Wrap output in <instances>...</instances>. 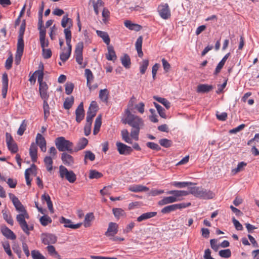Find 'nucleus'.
Segmentation results:
<instances>
[{
  "instance_id": "f257e3e1",
  "label": "nucleus",
  "mask_w": 259,
  "mask_h": 259,
  "mask_svg": "<svg viewBox=\"0 0 259 259\" xmlns=\"http://www.w3.org/2000/svg\"><path fill=\"white\" fill-rule=\"evenodd\" d=\"M127 112L128 114L125 115L126 117L122 118L121 121L123 124H128L132 127L130 136L132 138L137 141L139 139L140 128L144 125L143 120L141 118L133 114L131 112L128 111Z\"/></svg>"
},
{
  "instance_id": "f03ea898",
  "label": "nucleus",
  "mask_w": 259,
  "mask_h": 259,
  "mask_svg": "<svg viewBox=\"0 0 259 259\" xmlns=\"http://www.w3.org/2000/svg\"><path fill=\"white\" fill-rule=\"evenodd\" d=\"M44 65H39V70L35 71L34 74H38V82L39 83V92L41 98L44 100H48L49 95L48 93V86L46 82L43 81L44 78Z\"/></svg>"
},
{
  "instance_id": "7ed1b4c3",
  "label": "nucleus",
  "mask_w": 259,
  "mask_h": 259,
  "mask_svg": "<svg viewBox=\"0 0 259 259\" xmlns=\"http://www.w3.org/2000/svg\"><path fill=\"white\" fill-rule=\"evenodd\" d=\"M55 145L59 151H68L69 153H73V143L69 140H66L63 137L57 138L55 141Z\"/></svg>"
},
{
  "instance_id": "20e7f679",
  "label": "nucleus",
  "mask_w": 259,
  "mask_h": 259,
  "mask_svg": "<svg viewBox=\"0 0 259 259\" xmlns=\"http://www.w3.org/2000/svg\"><path fill=\"white\" fill-rule=\"evenodd\" d=\"M59 174L61 178L65 179L70 183H74L76 180V176L72 170H68L63 165L59 166Z\"/></svg>"
},
{
  "instance_id": "39448f33",
  "label": "nucleus",
  "mask_w": 259,
  "mask_h": 259,
  "mask_svg": "<svg viewBox=\"0 0 259 259\" xmlns=\"http://www.w3.org/2000/svg\"><path fill=\"white\" fill-rule=\"evenodd\" d=\"M29 215L27 212H22L20 214L17 215L16 220L19 225L20 226L23 232H26L27 231V223L25 221V219H28Z\"/></svg>"
},
{
  "instance_id": "423d86ee",
  "label": "nucleus",
  "mask_w": 259,
  "mask_h": 259,
  "mask_svg": "<svg viewBox=\"0 0 259 259\" xmlns=\"http://www.w3.org/2000/svg\"><path fill=\"white\" fill-rule=\"evenodd\" d=\"M160 16L163 19H167L170 16V11L167 4L159 5L157 8Z\"/></svg>"
},
{
  "instance_id": "0eeeda50",
  "label": "nucleus",
  "mask_w": 259,
  "mask_h": 259,
  "mask_svg": "<svg viewBox=\"0 0 259 259\" xmlns=\"http://www.w3.org/2000/svg\"><path fill=\"white\" fill-rule=\"evenodd\" d=\"M83 48V44L82 42L77 43L75 46V57L76 61L79 65L82 63L83 56L82 51Z\"/></svg>"
},
{
  "instance_id": "6e6552de",
  "label": "nucleus",
  "mask_w": 259,
  "mask_h": 259,
  "mask_svg": "<svg viewBox=\"0 0 259 259\" xmlns=\"http://www.w3.org/2000/svg\"><path fill=\"white\" fill-rule=\"evenodd\" d=\"M116 145L117 151L120 154L127 155L130 154L133 151V149L131 147L121 142H117Z\"/></svg>"
},
{
  "instance_id": "1a4fd4ad",
  "label": "nucleus",
  "mask_w": 259,
  "mask_h": 259,
  "mask_svg": "<svg viewBox=\"0 0 259 259\" xmlns=\"http://www.w3.org/2000/svg\"><path fill=\"white\" fill-rule=\"evenodd\" d=\"M9 195L10 198L12 200L14 206L18 211L21 213L27 212L24 206L22 205L21 202L16 196L12 193H10Z\"/></svg>"
},
{
  "instance_id": "9d476101",
  "label": "nucleus",
  "mask_w": 259,
  "mask_h": 259,
  "mask_svg": "<svg viewBox=\"0 0 259 259\" xmlns=\"http://www.w3.org/2000/svg\"><path fill=\"white\" fill-rule=\"evenodd\" d=\"M41 241L45 245L55 244L57 240V237L52 234H42L41 236Z\"/></svg>"
},
{
  "instance_id": "9b49d317",
  "label": "nucleus",
  "mask_w": 259,
  "mask_h": 259,
  "mask_svg": "<svg viewBox=\"0 0 259 259\" xmlns=\"http://www.w3.org/2000/svg\"><path fill=\"white\" fill-rule=\"evenodd\" d=\"M118 232V225L115 223L110 222L105 235L109 239L114 237Z\"/></svg>"
},
{
  "instance_id": "f8f14e48",
  "label": "nucleus",
  "mask_w": 259,
  "mask_h": 259,
  "mask_svg": "<svg viewBox=\"0 0 259 259\" xmlns=\"http://www.w3.org/2000/svg\"><path fill=\"white\" fill-rule=\"evenodd\" d=\"M60 223L64 224V226L66 228H70L71 229H76L79 228L82 225V223H78L75 225L72 224V221L65 218L63 217H61L60 219Z\"/></svg>"
},
{
  "instance_id": "ddd939ff",
  "label": "nucleus",
  "mask_w": 259,
  "mask_h": 259,
  "mask_svg": "<svg viewBox=\"0 0 259 259\" xmlns=\"http://www.w3.org/2000/svg\"><path fill=\"white\" fill-rule=\"evenodd\" d=\"M166 194L172 195L177 199V202L182 200L181 197L188 195L187 191L184 190H170L167 191Z\"/></svg>"
},
{
  "instance_id": "4468645a",
  "label": "nucleus",
  "mask_w": 259,
  "mask_h": 259,
  "mask_svg": "<svg viewBox=\"0 0 259 259\" xmlns=\"http://www.w3.org/2000/svg\"><path fill=\"white\" fill-rule=\"evenodd\" d=\"M26 27L25 20H23L19 29L18 42L17 45L24 46L23 35Z\"/></svg>"
},
{
  "instance_id": "2eb2a0df",
  "label": "nucleus",
  "mask_w": 259,
  "mask_h": 259,
  "mask_svg": "<svg viewBox=\"0 0 259 259\" xmlns=\"http://www.w3.org/2000/svg\"><path fill=\"white\" fill-rule=\"evenodd\" d=\"M76 121L79 123L83 119L84 114L83 103L81 102L75 110Z\"/></svg>"
},
{
  "instance_id": "dca6fc26",
  "label": "nucleus",
  "mask_w": 259,
  "mask_h": 259,
  "mask_svg": "<svg viewBox=\"0 0 259 259\" xmlns=\"http://www.w3.org/2000/svg\"><path fill=\"white\" fill-rule=\"evenodd\" d=\"M2 96L3 98L6 97L8 89V77L6 73H4L2 76Z\"/></svg>"
},
{
  "instance_id": "f3484780",
  "label": "nucleus",
  "mask_w": 259,
  "mask_h": 259,
  "mask_svg": "<svg viewBox=\"0 0 259 259\" xmlns=\"http://www.w3.org/2000/svg\"><path fill=\"white\" fill-rule=\"evenodd\" d=\"M107 50L108 52L105 54L106 58L108 60L114 62L117 59V56L113 47L112 46L108 45Z\"/></svg>"
},
{
  "instance_id": "a211bd4d",
  "label": "nucleus",
  "mask_w": 259,
  "mask_h": 259,
  "mask_svg": "<svg viewBox=\"0 0 259 259\" xmlns=\"http://www.w3.org/2000/svg\"><path fill=\"white\" fill-rule=\"evenodd\" d=\"M128 190L137 193L140 192H147L149 191V188L146 186L141 185H133L129 186Z\"/></svg>"
},
{
  "instance_id": "6ab92c4d",
  "label": "nucleus",
  "mask_w": 259,
  "mask_h": 259,
  "mask_svg": "<svg viewBox=\"0 0 259 259\" xmlns=\"http://www.w3.org/2000/svg\"><path fill=\"white\" fill-rule=\"evenodd\" d=\"M61 159L63 163L67 166L71 165L74 162L73 157L65 152L62 153Z\"/></svg>"
},
{
  "instance_id": "aec40b11",
  "label": "nucleus",
  "mask_w": 259,
  "mask_h": 259,
  "mask_svg": "<svg viewBox=\"0 0 259 259\" xmlns=\"http://www.w3.org/2000/svg\"><path fill=\"white\" fill-rule=\"evenodd\" d=\"M29 154L32 162H35L37 158V147L36 144L32 143L29 149Z\"/></svg>"
},
{
  "instance_id": "412c9836",
  "label": "nucleus",
  "mask_w": 259,
  "mask_h": 259,
  "mask_svg": "<svg viewBox=\"0 0 259 259\" xmlns=\"http://www.w3.org/2000/svg\"><path fill=\"white\" fill-rule=\"evenodd\" d=\"M199 198L204 199H209L213 198L215 194L210 190H207L206 189L201 188Z\"/></svg>"
},
{
  "instance_id": "4be33fe9",
  "label": "nucleus",
  "mask_w": 259,
  "mask_h": 259,
  "mask_svg": "<svg viewBox=\"0 0 259 259\" xmlns=\"http://www.w3.org/2000/svg\"><path fill=\"white\" fill-rule=\"evenodd\" d=\"M1 231L3 235L8 239L15 240L16 238V236L14 232L7 227L2 228Z\"/></svg>"
},
{
  "instance_id": "5701e85b",
  "label": "nucleus",
  "mask_w": 259,
  "mask_h": 259,
  "mask_svg": "<svg viewBox=\"0 0 259 259\" xmlns=\"http://www.w3.org/2000/svg\"><path fill=\"white\" fill-rule=\"evenodd\" d=\"M181 207V206L179 204H171L163 207L161 210V212L163 214L168 213L177 209H180V207Z\"/></svg>"
},
{
  "instance_id": "b1692460",
  "label": "nucleus",
  "mask_w": 259,
  "mask_h": 259,
  "mask_svg": "<svg viewBox=\"0 0 259 259\" xmlns=\"http://www.w3.org/2000/svg\"><path fill=\"white\" fill-rule=\"evenodd\" d=\"M157 214V212L151 211L147 212L146 213H144L142 214L140 216L137 218V221L138 222H141L143 221L146 220L147 219H150L156 216Z\"/></svg>"
},
{
  "instance_id": "393cba45",
  "label": "nucleus",
  "mask_w": 259,
  "mask_h": 259,
  "mask_svg": "<svg viewBox=\"0 0 259 259\" xmlns=\"http://www.w3.org/2000/svg\"><path fill=\"white\" fill-rule=\"evenodd\" d=\"M213 89V87L212 85L201 84L197 86V92L201 93H208Z\"/></svg>"
},
{
  "instance_id": "a878e982",
  "label": "nucleus",
  "mask_w": 259,
  "mask_h": 259,
  "mask_svg": "<svg viewBox=\"0 0 259 259\" xmlns=\"http://www.w3.org/2000/svg\"><path fill=\"white\" fill-rule=\"evenodd\" d=\"M36 166L34 164H32L30 168H27L25 171V177L26 179V184L28 186H30L31 180L29 178V175L31 173L33 172V170H36Z\"/></svg>"
},
{
  "instance_id": "bb28decb",
  "label": "nucleus",
  "mask_w": 259,
  "mask_h": 259,
  "mask_svg": "<svg viewBox=\"0 0 259 259\" xmlns=\"http://www.w3.org/2000/svg\"><path fill=\"white\" fill-rule=\"evenodd\" d=\"M24 46L17 45V51L15 55V62L18 65L20 63L24 51Z\"/></svg>"
},
{
  "instance_id": "cd10ccee",
  "label": "nucleus",
  "mask_w": 259,
  "mask_h": 259,
  "mask_svg": "<svg viewBox=\"0 0 259 259\" xmlns=\"http://www.w3.org/2000/svg\"><path fill=\"white\" fill-rule=\"evenodd\" d=\"M85 76L87 78V85L89 88V89L91 90L92 89V87L91 85V83L93 80L94 79V76L93 74L89 69H85Z\"/></svg>"
},
{
  "instance_id": "c85d7f7f",
  "label": "nucleus",
  "mask_w": 259,
  "mask_h": 259,
  "mask_svg": "<svg viewBox=\"0 0 259 259\" xmlns=\"http://www.w3.org/2000/svg\"><path fill=\"white\" fill-rule=\"evenodd\" d=\"M177 202V199L173 196L164 197L158 202V205L163 206Z\"/></svg>"
},
{
  "instance_id": "c756f323",
  "label": "nucleus",
  "mask_w": 259,
  "mask_h": 259,
  "mask_svg": "<svg viewBox=\"0 0 259 259\" xmlns=\"http://www.w3.org/2000/svg\"><path fill=\"white\" fill-rule=\"evenodd\" d=\"M72 46H67L66 52L63 51L60 53V59L63 62H66L69 58L71 53Z\"/></svg>"
},
{
  "instance_id": "7c9ffc66",
  "label": "nucleus",
  "mask_w": 259,
  "mask_h": 259,
  "mask_svg": "<svg viewBox=\"0 0 259 259\" xmlns=\"http://www.w3.org/2000/svg\"><path fill=\"white\" fill-rule=\"evenodd\" d=\"M68 16V14L64 15L61 21V26L64 28L71 27L72 26V20Z\"/></svg>"
},
{
  "instance_id": "2f4dec72",
  "label": "nucleus",
  "mask_w": 259,
  "mask_h": 259,
  "mask_svg": "<svg viewBox=\"0 0 259 259\" xmlns=\"http://www.w3.org/2000/svg\"><path fill=\"white\" fill-rule=\"evenodd\" d=\"M120 60L122 65L125 68L128 69L130 68L131 64V59L127 54H124V55L121 57Z\"/></svg>"
},
{
  "instance_id": "473e14b6",
  "label": "nucleus",
  "mask_w": 259,
  "mask_h": 259,
  "mask_svg": "<svg viewBox=\"0 0 259 259\" xmlns=\"http://www.w3.org/2000/svg\"><path fill=\"white\" fill-rule=\"evenodd\" d=\"M96 33L99 36L102 38L106 45H109L110 39L107 32L101 30H97Z\"/></svg>"
},
{
  "instance_id": "72a5a7b5",
  "label": "nucleus",
  "mask_w": 259,
  "mask_h": 259,
  "mask_svg": "<svg viewBox=\"0 0 259 259\" xmlns=\"http://www.w3.org/2000/svg\"><path fill=\"white\" fill-rule=\"evenodd\" d=\"M94 219L93 213L90 212L87 213L84 218L83 225L85 228L89 227L91 226V222Z\"/></svg>"
},
{
  "instance_id": "f704fd0d",
  "label": "nucleus",
  "mask_w": 259,
  "mask_h": 259,
  "mask_svg": "<svg viewBox=\"0 0 259 259\" xmlns=\"http://www.w3.org/2000/svg\"><path fill=\"white\" fill-rule=\"evenodd\" d=\"M122 139L126 143L132 144V140L130 137L129 133L126 129H123L121 131Z\"/></svg>"
},
{
  "instance_id": "c9c22d12",
  "label": "nucleus",
  "mask_w": 259,
  "mask_h": 259,
  "mask_svg": "<svg viewBox=\"0 0 259 259\" xmlns=\"http://www.w3.org/2000/svg\"><path fill=\"white\" fill-rule=\"evenodd\" d=\"M201 187H193L189 188V191H187L188 195L192 194L196 197L199 198Z\"/></svg>"
},
{
  "instance_id": "e433bc0d",
  "label": "nucleus",
  "mask_w": 259,
  "mask_h": 259,
  "mask_svg": "<svg viewBox=\"0 0 259 259\" xmlns=\"http://www.w3.org/2000/svg\"><path fill=\"white\" fill-rule=\"evenodd\" d=\"M193 184L189 182H172L171 185L175 187L183 188L192 185Z\"/></svg>"
},
{
  "instance_id": "4c0bfd02",
  "label": "nucleus",
  "mask_w": 259,
  "mask_h": 259,
  "mask_svg": "<svg viewBox=\"0 0 259 259\" xmlns=\"http://www.w3.org/2000/svg\"><path fill=\"white\" fill-rule=\"evenodd\" d=\"M43 110L44 113V119L47 120L50 115V107L48 103V100H43Z\"/></svg>"
},
{
  "instance_id": "58836bf2",
  "label": "nucleus",
  "mask_w": 259,
  "mask_h": 259,
  "mask_svg": "<svg viewBox=\"0 0 259 259\" xmlns=\"http://www.w3.org/2000/svg\"><path fill=\"white\" fill-rule=\"evenodd\" d=\"M109 92L107 89L101 90L99 92V98L104 102H107L108 99Z\"/></svg>"
},
{
  "instance_id": "ea45409f",
  "label": "nucleus",
  "mask_w": 259,
  "mask_h": 259,
  "mask_svg": "<svg viewBox=\"0 0 259 259\" xmlns=\"http://www.w3.org/2000/svg\"><path fill=\"white\" fill-rule=\"evenodd\" d=\"M70 27H67L64 30V33L65 36L66 45L67 46H71V32L70 30Z\"/></svg>"
},
{
  "instance_id": "a19ab883",
  "label": "nucleus",
  "mask_w": 259,
  "mask_h": 259,
  "mask_svg": "<svg viewBox=\"0 0 259 259\" xmlns=\"http://www.w3.org/2000/svg\"><path fill=\"white\" fill-rule=\"evenodd\" d=\"M44 163L47 169L49 171H51L53 169V160L51 156H46L44 158Z\"/></svg>"
},
{
  "instance_id": "79ce46f5",
  "label": "nucleus",
  "mask_w": 259,
  "mask_h": 259,
  "mask_svg": "<svg viewBox=\"0 0 259 259\" xmlns=\"http://www.w3.org/2000/svg\"><path fill=\"white\" fill-rule=\"evenodd\" d=\"M112 212L115 217L119 219L121 217L125 216V211L120 208H114L112 209Z\"/></svg>"
},
{
  "instance_id": "37998d69",
  "label": "nucleus",
  "mask_w": 259,
  "mask_h": 259,
  "mask_svg": "<svg viewBox=\"0 0 259 259\" xmlns=\"http://www.w3.org/2000/svg\"><path fill=\"white\" fill-rule=\"evenodd\" d=\"M74 103V97L70 96L65 99L63 104V107L65 109H69L72 106Z\"/></svg>"
},
{
  "instance_id": "c03bdc74",
  "label": "nucleus",
  "mask_w": 259,
  "mask_h": 259,
  "mask_svg": "<svg viewBox=\"0 0 259 259\" xmlns=\"http://www.w3.org/2000/svg\"><path fill=\"white\" fill-rule=\"evenodd\" d=\"M153 98L156 100L157 102L161 103L162 105H163L165 108L168 109L170 108V102L166 100L165 98L159 97L157 96H154Z\"/></svg>"
},
{
  "instance_id": "a18cd8bd",
  "label": "nucleus",
  "mask_w": 259,
  "mask_h": 259,
  "mask_svg": "<svg viewBox=\"0 0 259 259\" xmlns=\"http://www.w3.org/2000/svg\"><path fill=\"white\" fill-rule=\"evenodd\" d=\"M155 108H156L157 112L159 115L163 118H166V115L165 113V110L164 108H163L160 105H159L158 104H157L156 102L153 103Z\"/></svg>"
},
{
  "instance_id": "49530a36",
  "label": "nucleus",
  "mask_w": 259,
  "mask_h": 259,
  "mask_svg": "<svg viewBox=\"0 0 259 259\" xmlns=\"http://www.w3.org/2000/svg\"><path fill=\"white\" fill-rule=\"evenodd\" d=\"M148 65H149V60L148 59L144 60L141 63L140 66V73L142 74H144L145 73Z\"/></svg>"
},
{
  "instance_id": "de8ad7c7",
  "label": "nucleus",
  "mask_w": 259,
  "mask_h": 259,
  "mask_svg": "<svg viewBox=\"0 0 259 259\" xmlns=\"http://www.w3.org/2000/svg\"><path fill=\"white\" fill-rule=\"evenodd\" d=\"M103 176L102 173L96 170H91L89 173V178L90 179H99Z\"/></svg>"
},
{
  "instance_id": "09e8293b",
  "label": "nucleus",
  "mask_w": 259,
  "mask_h": 259,
  "mask_svg": "<svg viewBox=\"0 0 259 259\" xmlns=\"http://www.w3.org/2000/svg\"><path fill=\"white\" fill-rule=\"evenodd\" d=\"M104 6V3L102 0H97L96 2H94L93 3V7L95 13L97 15H98L99 13L98 9L100 7H103Z\"/></svg>"
},
{
  "instance_id": "8fccbe9b",
  "label": "nucleus",
  "mask_w": 259,
  "mask_h": 259,
  "mask_svg": "<svg viewBox=\"0 0 259 259\" xmlns=\"http://www.w3.org/2000/svg\"><path fill=\"white\" fill-rule=\"evenodd\" d=\"M96 112L88 109L87 113L86 121L88 123H92L93 118L96 116Z\"/></svg>"
},
{
  "instance_id": "3c124183",
  "label": "nucleus",
  "mask_w": 259,
  "mask_h": 259,
  "mask_svg": "<svg viewBox=\"0 0 259 259\" xmlns=\"http://www.w3.org/2000/svg\"><path fill=\"white\" fill-rule=\"evenodd\" d=\"M136 99L135 97H133L131 98L130 100L128 102V105H127V108L125 110V115H127L128 111L129 112H131V111H132L134 109V104L135 102Z\"/></svg>"
},
{
  "instance_id": "603ef678",
  "label": "nucleus",
  "mask_w": 259,
  "mask_h": 259,
  "mask_svg": "<svg viewBox=\"0 0 259 259\" xmlns=\"http://www.w3.org/2000/svg\"><path fill=\"white\" fill-rule=\"evenodd\" d=\"M160 145L165 148H169L172 145V141L167 139L163 138L159 141Z\"/></svg>"
},
{
  "instance_id": "864d4df0",
  "label": "nucleus",
  "mask_w": 259,
  "mask_h": 259,
  "mask_svg": "<svg viewBox=\"0 0 259 259\" xmlns=\"http://www.w3.org/2000/svg\"><path fill=\"white\" fill-rule=\"evenodd\" d=\"M36 143L39 146L47 144L45 138L39 133L36 137Z\"/></svg>"
},
{
  "instance_id": "5fc2aeb1",
  "label": "nucleus",
  "mask_w": 259,
  "mask_h": 259,
  "mask_svg": "<svg viewBox=\"0 0 259 259\" xmlns=\"http://www.w3.org/2000/svg\"><path fill=\"white\" fill-rule=\"evenodd\" d=\"M39 221L41 224L44 226H46L52 222L51 218L47 215L42 216L40 218Z\"/></svg>"
},
{
  "instance_id": "6e6d98bb",
  "label": "nucleus",
  "mask_w": 259,
  "mask_h": 259,
  "mask_svg": "<svg viewBox=\"0 0 259 259\" xmlns=\"http://www.w3.org/2000/svg\"><path fill=\"white\" fill-rule=\"evenodd\" d=\"M95 159V154L92 152L90 150H88L85 151V155H84V163L86 164L87 163V160L89 159L91 161H94Z\"/></svg>"
},
{
  "instance_id": "4d7b16f0",
  "label": "nucleus",
  "mask_w": 259,
  "mask_h": 259,
  "mask_svg": "<svg viewBox=\"0 0 259 259\" xmlns=\"http://www.w3.org/2000/svg\"><path fill=\"white\" fill-rule=\"evenodd\" d=\"M220 256L224 258H229L231 255V251L230 249L221 250L219 252Z\"/></svg>"
},
{
  "instance_id": "13d9d810",
  "label": "nucleus",
  "mask_w": 259,
  "mask_h": 259,
  "mask_svg": "<svg viewBox=\"0 0 259 259\" xmlns=\"http://www.w3.org/2000/svg\"><path fill=\"white\" fill-rule=\"evenodd\" d=\"M88 143V140L85 138L81 139L77 143V147L79 150L84 149Z\"/></svg>"
},
{
  "instance_id": "bf43d9fd",
  "label": "nucleus",
  "mask_w": 259,
  "mask_h": 259,
  "mask_svg": "<svg viewBox=\"0 0 259 259\" xmlns=\"http://www.w3.org/2000/svg\"><path fill=\"white\" fill-rule=\"evenodd\" d=\"M3 215L4 220L10 225H13L14 223L13 220L11 215H9L6 211H2Z\"/></svg>"
},
{
  "instance_id": "052dcab7",
  "label": "nucleus",
  "mask_w": 259,
  "mask_h": 259,
  "mask_svg": "<svg viewBox=\"0 0 259 259\" xmlns=\"http://www.w3.org/2000/svg\"><path fill=\"white\" fill-rule=\"evenodd\" d=\"M26 123L25 120H23L22 123L21 124L19 128L17 131V134L19 136H22L24 134L26 128Z\"/></svg>"
},
{
  "instance_id": "680f3d73",
  "label": "nucleus",
  "mask_w": 259,
  "mask_h": 259,
  "mask_svg": "<svg viewBox=\"0 0 259 259\" xmlns=\"http://www.w3.org/2000/svg\"><path fill=\"white\" fill-rule=\"evenodd\" d=\"M3 246L7 254L9 256H12V253L10 248V246L8 241H5L3 243Z\"/></svg>"
},
{
  "instance_id": "e2e57ef3",
  "label": "nucleus",
  "mask_w": 259,
  "mask_h": 259,
  "mask_svg": "<svg viewBox=\"0 0 259 259\" xmlns=\"http://www.w3.org/2000/svg\"><path fill=\"white\" fill-rule=\"evenodd\" d=\"M8 149L12 153H16L18 150V148L17 144L14 142L9 144V145H7Z\"/></svg>"
},
{
  "instance_id": "0e129e2a",
  "label": "nucleus",
  "mask_w": 259,
  "mask_h": 259,
  "mask_svg": "<svg viewBox=\"0 0 259 259\" xmlns=\"http://www.w3.org/2000/svg\"><path fill=\"white\" fill-rule=\"evenodd\" d=\"M146 146L151 149L156 151H159L161 150V147L157 144L153 142H147Z\"/></svg>"
},
{
  "instance_id": "69168bd1",
  "label": "nucleus",
  "mask_w": 259,
  "mask_h": 259,
  "mask_svg": "<svg viewBox=\"0 0 259 259\" xmlns=\"http://www.w3.org/2000/svg\"><path fill=\"white\" fill-rule=\"evenodd\" d=\"M74 88V84L71 82H67L65 84V93L67 95L72 93Z\"/></svg>"
},
{
  "instance_id": "338daca9",
  "label": "nucleus",
  "mask_w": 259,
  "mask_h": 259,
  "mask_svg": "<svg viewBox=\"0 0 259 259\" xmlns=\"http://www.w3.org/2000/svg\"><path fill=\"white\" fill-rule=\"evenodd\" d=\"M246 164L247 163L243 161L239 162L238 164L237 167L232 170V172L234 174H236L240 171L242 170L243 168L246 165Z\"/></svg>"
},
{
  "instance_id": "774afa93",
  "label": "nucleus",
  "mask_w": 259,
  "mask_h": 259,
  "mask_svg": "<svg viewBox=\"0 0 259 259\" xmlns=\"http://www.w3.org/2000/svg\"><path fill=\"white\" fill-rule=\"evenodd\" d=\"M42 55L44 58L47 59L51 58V57L52 56V51H51V49H46L44 48V49H42Z\"/></svg>"
}]
</instances>
